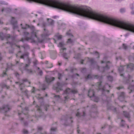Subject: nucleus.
Returning a JSON list of instances; mask_svg holds the SVG:
<instances>
[{
  "label": "nucleus",
  "instance_id": "nucleus-1",
  "mask_svg": "<svg viewBox=\"0 0 134 134\" xmlns=\"http://www.w3.org/2000/svg\"><path fill=\"white\" fill-rule=\"evenodd\" d=\"M9 106L7 105H3L2 108H0V112L2 113H5L10 110Z\"/></svg>",
  "mask_w": 134,
  "mask_h": 134
},
{
  "label": "nucleus",
  "instance_id": "nucleus-2",
  "mask_svg": "<svg viewBox=\"0 0 134 134\" xmlns=\"http://www.w3.org/2000/svg\"><path fill=\"white\" fill-rule=\"evenodd\" d=\"M48 32H49L47 31L46 33H44L42 34V39L40 40L39 39V40H38V42L40 43L43 42L50 35Z\"/></svg>",
  "mask_w": 134,
  "mask_h": 134
},
{
  "label": "nucleus",
  "instance_id": "nucleus-3",
  "mask_svg": "<svg viewBox=\"0 0 134 134\" xmlns=\"http://www.w3.org/2000/svg\"><path fill=\"white\" fill-rule=\"evenodd\" d=\"M127 71L128 72H131L134 70V65L131 63L127 65Z\"/></svg>",
  "mask_w": 134,
  "mask_h": 134
},
{
  "label": "nucleus",
  "instance_id": "nucleus-4",
  "mask_svg": "<svg viewBox=\"0 0 134 134\" xmlns=\"http://www.w3.org/2000/svg\"><path fill=\"white\" fill-rule=\"evenodd\" d=\"M29 55V53L28 52H26L24 53L23 54H22V55L20 57V58H21L23 59L24 60V57L25 56H26L27 58L28 59V63L29 64H30L31 63V60H30L29 58L28 57V56Z\"/></svg>",
  "mask_w": 134,
  "mask_h": 134
},
{
  "label": "nucleus",
  "instance_id": "nucleus-5",
  "mask_svg": "<svg viewBox=\"0 0 134 134\" xmlns=\"http://www.w3.org/2000/svg\"><path fill=\"white\" fill-rule=\"evenodd\" d=\"M55 79L54 77H52L48 75L46 76V81L48 83H49L54 81Z\"/></svg>",
  "mask_w": 134,
  "mask_h": 134
},
{
  "label": "nucleus",
  "instance_id": "nucleus-6",
  "mask_svg": "<svg viewBox=\"0 0 134 134\" xmlns=\"http://www.w3.org/2000/svg\"><path fill=\"white\" fill-rule=\"evenodd\" d=\"M101 83V82H97V85L98 86L99 90H101V91L103 92L102 94H103V93L105 91V86L103 87H102Z\"/></svg>",
  "mask_w": 134,
  "mask_h": 134
},
{
  "label": "nucleus",
  "instance_id": "nucleus-7",
  "mask_svg": "<svg viewBox=\"0 0 134 134\" xmlns=\"http://www.w3.org/2000/svg\"><path fill=\"white\" fill-rule=\"evenodd\" d=\"M94 92L93 90L90 89L88 91V95L90 97L92 98L94 96Z\"/></svg>",
  "mask_w": 134,
  "mask_h": 134
},
{
  "label": "nucleus",
  "instance_id": "nucleus-8",
  "mask_svg": "<svg viewBox=\"0 0 134 134\" xmlns=\"http://www.w3.org/2000/svg\"><path fill=\"white\" fill-rule=\"evenodd\" d=\"M70 92L75 94L77 93V91L76 90H71L70 89L68 88L65 91V93L66 94H69Z\"/></svg>",
  "mask_w": 134,
  "mask_h": 134
},
{
  "label": "nucleus",
  "instance_id": "nucleus-9",
  "mask_svg": "<svg viewBox=\"0 0 134 134\" xmlns=\"http://www.w3.org/2000/svg\"><path fill=\"white\" fill-rule=\"evenodd\" d=\"M124 66H120L119 67L118 69L119 72L120 74V75L121 76H123V72L124 70Z\"/></svg>",
  "mask_w": 134,
  "mask_h": 134
},
{
  "label": "nucleus",
  "instance_id": "nucleus-10",
  "mask_svg": "<svg viewBox=\"0 0 134 134\" xmlns=\"http://www.w3.org/2000/svg\"><path fill=\"white\" fill-rule=\"evenodd\" d=\"M62 85L60 83L58 82L57 83L56 88V90L57 92L58 91V90H62Z\"/></svg>",
  "mask_w": 134,
  "mask_h": 134
},
{
  "label": "nucleus",
  "instance_id": "nucleus-11",
  "mask_svg": "<svg viewBox=\"0 0 134 134\" xmlns=\"http://www.w3.org/2000/svg\"><path fill=\"white\" fill-rule=\"evenodd\" d=\"M12 19L11 21V23H12V24L13 25V28L14 29H15L17 27V26L16 25H15V24L16 23V21H14V19H15L14 18L12 17Z\"/></svg>",
  "mask_w": 134,
  "mask_h": 134
},
{
  "label": "nucleus",
  "instance_id": "nucleus-12",
  "mask_svg": "<svg viewBox=\"0 0 134 134\" xmlns=\"http://www.w3.org/2000/svg\"><path fill=\"white\" fill-rule=\"evenodd\" d=\"M124 115L125 117L129 118H130V115L129 113L126 111H123Z\"/></svg>",
  "mask_w": 134,
  "mask_h": 134
},
{
  "label": "nucleus",
  "instance_id": "nucleus-13",
  "mask_svg": "<svg viewBox=\"0 0 134 134\" xmlns=\"http://www.w3.org/2000/svg\"><path fill=\"white\" fill-rule=\"evenodd\" d=\"M79 109L77 110V113L76 114V116L78 117H80L81 116H85V113L84 111H83V114L81 115V114L78 111Z\"/></svg>",
  "mask_w": 134,
  "mask_h": 134
},
{
  "label": "nucleus",
  "instance_id": "nucleus-14",
  "mask_svg": "<svg viewBox=\"0 0 134 134\" xmlns=\"http://www.w3.org/2000/svg\"><path fill=\"white\" fill-rule=\"evenodd\" d=\"M125 97V93L123 92H122L121 93L120 96L118 97V99L120 100H121V98H122V99L124 100Z\"/></svg>",
  "mask_w": 134,
  "mask_h": 134
},
{
  "label": "nucleus",
  "instance_id": "nucleus-15",
  "mask_svg": "<svg viewBox=\"0 0 134 134\" xmlns=\"http://www.w3.org/2000/svg\"><path fill=\"white\" fill-rule=\"evenodd\" d=\"M48 20L49 24L50 25H53L54 24V21L51 19H48Z\"/></svg>",
  "mask_w": 134,
  "mask_h": 134
},
{
  "label": "nucleus",
  "instance_id": "nucleus-16",
  "mask_svg": "<svg viewBox=\"0 0 134 134\" xmlns=\"http://www.w3.org/2000/svg\"><path fill=\"white\" fill-rule=\"evenodd\" d=\"M102 68L103 69L102 71L104 72L106 70H108L110 69V66L107 64L105 67H103Z\"/></svg>",
  "mask_w": 134,
  "mask_h": 134
},
{
  "label": "nucleus",
  "instance_id": "nucleus-17",
  "mask_svg": "<svg viewBox=\"0 0 134 134\" xmlns=\"http://www.w3.org/2000/svg\"><path fill=\"white\" fill-rule=\"evenodd\" d=\"M92 100H93L94 102H98L99 100L98 98L95 96L92 98Z\"/></svg>",
  "mask_w": 134,
  "mask_h": 134
},
{
  "label": "nucleus",
  "instance_id": "nucleus-18",
  "mask_svg": "<svg viewBox=\"0 0 134 134\" xmlns=\"http://www.w3.org/2000/svg\"><path fill=\"white\" fill-rule=\"evenodd\" d=\"M85 79L86 80L90 79H93L92 75L89 74L87 76H86L85 77Z\"/></svg>",
  "mask_w": 134,
  "mask_h": 134
},
{
  "label": "nucleus",
  "instance_id": "nucleus-19",
  "mask_svg": "<svg viewBox=\"0 0 134 134\" xmlns=\"http://www.w3.org/2000/svg\"><path fill=\"white\" fill-rule=\"evenodd\" d=\"M25 70L26 72L28 74H32L33 71L31 69H26Z\"/></svg>",
  "mask_w": 134,
  "mask_h": 134
},
{
  "label": "nucleus",
  "instance_id": "nucleus-20",
  "mask_svg": "<svg viewBox=\"0 0 134 134\" xmlns=\"http://www.w3.org/2000/svg\"><path fill=\"white\" fill-rule=\"evenodd\" d=\"M5 36L2 32L0 33V38L2 40H3Z\"/></svg>",
  "mask_w": 134,
  "mask_h": 134
},
{
  "label": "nucleus",
  "instance_id": "nucleus-21",
  "mask_svg": "<svg viewBox=\"0 0 134 134\" xmlns=\"http://www.w3.org/2000/svg\"><path fill=\"white\" fill-rule=\"evenodd\" d=\"M37 69L38 70V72L39 75L42 76L43 74V72L42 70L40 69V68L39 67H36Z\"/></svg>",
  "mask_w": 134,
  "mask_h": 134
},
{
  "label": "nucleus",
  "instance_id": "nucleus-22",
  "mask_svg": "<svg viewBox=\"0 0 134 134\" xmlns=\"http://www.w3.org/2000/svg\"><path fill=\"white\" fill-rule=\"evenodd\" d=\"M37 33L36 32H33L32 33V36H35L36 37L38 41V40H39V38L37 37Z\"/></svg>",
  "mask_w": 134,
  "mask_h": 134
},
{
  "label": "nucleus",
  "instance_id": "nucleus-23",
  "mask_svg": "<svg viewBox=\"0 0 134 134\" xmlns=\"http://www.w3.org/2000/svg\"><path fill=\"white\" fill-rule=\"evenodd\" d=\"M15 83L16 84H18L19 83L20 85V90L22 91L23 92V88L21 87V85L23 84V83H21L20 82H15Z\"/></svg>",
  "mask_w": 134,
  "mask_h": 134
},
{
  "label": "nucleus",
  "instance_id": "nucleus-24",
  "mask_svg": "<svg viewBox=\"0 0 134 134\" xmlns=\"http://www.w3.org/2000/svg\"><path fill=\"white\" fill-rule=\"evenodd\" d=\"M64 45V43L63 42H60L58 45V46L59 47H61L63 46Z\"/></svg>",
  "mask_w": 134,
  "mask_h": 134
},
{
  "label": "nucleus",
  "instance_id": "nucleus-25",
  "mask_svg": "<svg viewBox=\"0 0 134 134\" xmlns=\"http://www.w3.org/2000/svg\"><path fill=\"white\" fill-rule=\"evenodd\" d=\"M134 87V85L132 86L131 85H130L128 87V88L129 89H130L131 90V92H130L129 93H130L132 91V89H133V88Z\"/></svg>",
  "mask_w": 134,
  "mask_h": 134
},
{
  "label": "nucleus",
  "instance_id": "nucleus-26",
  "mask_svg": "<svg viewBox=\"0 0 134 134\" xmlns=\"http://www.w3.org/2000/svg\"><path fill=\"white\" fill-rule=\"evenodd\" d=\"M70 30H69V31L68 32H67L66 33V34L68 36H71L72 37H73V35H72V34H71L70 33Z\"/></svg>",
  "mask_w": 134,
  "mask_h": 134
},
{
  "label": "nucleus",
  "instance_id": "nucleus-27",
  "mask_svg": "<svg viewBox=\"0 0 134 134\" xmlns=\"http://www.w3.org/2000/svg\"><path fill=\"white\" fill-rule=\"evenodd\" d=\"M62 74L59 73H58V78L59 80H60L61 79L62 77Z\"/></svg>",
  "mask_w": 134,
  "mask_h": 134
},
{
  "label": "nucleus",
  "instance_id": "nucleus-28",
  "mask_svg": "<svg viewBox=\"0 0 134 134\" xmlns=\"http://www.w3.org/2000/svg\"><path fill=\"white\" fill-rule=\"evenodd\" d=\"M121 123L120 124V125L122 127H124V126L125 125V124L124 123H123L122 122H125V121L123 120H121Z\"/></svg>",
  "mask_w": 134,
  "mask_h": 134
},
{
  "label": "nucleus",
  "instance_id": "nucleus-29",
  "mask_svg": "<svg viewBox=\"0 0 134 134\" xmlns=\"http://www.w3.org/2000/svg\"><path fill=\"white\" fill-rule=\"evenodd\" d=\"M73 42V40L71 39L70 38L68 40V41H67V43H72Z\"/></svg>",
  "mask_w": 134,
  "mask_h": 134
},
{
  "label": "nucleus",
  "instance_id": "nucleus-30",
  "mask_svg": "<svg viewBox=\"0 0 134 134\" xmlns=\"http://www.w3.org/2000/svg\"><path fill=\"white\" fill-rule=\"evenodd\" d=\"M93 79H98L99 76L98 75H92Z\"/></svg>",
  "mask_w": 134,
  "mask_h": 134
},
{
  "label": "nucleus",
  "instance_id": "nucleus-31",
  "mask_svg": "<svg viewBox=\"0 0 134 134\" xmlns=\"http://www.w3.org/2000/svg\"><path fill=\"white\" fill-rule=\"evenodd\" d=\"M108 79L109 80L112 81L113 80V78L112 76H109L108 77Z\"/></svg>",
  "mask_w": 134,
  "mask_h": 134
},
{
  "label": "nucleus",
  "instance_id": "nucleus-32",
  "mask_svg": "<svg viewBox=\"0 0 134 134\" xmlns=\"http://www.w3.org/2000/svg\"><path fill=\"white\" fill-rule=\"evenodd\" d=\"M62 35H59L57 36V37L58 40H61L62 38Z\"/></svg>",
  "mask_w": 134,
  "mask_h": 134
},
{
  "label": "nucleus",
  "instance_id": "nucleus-33",
  "mask_svg": "<svg viewBox=\"0 0 134 134\" xmlns=\"http://www.w3.org/2000/svg\"><path fill=\"white\" fill-rule=\"evenodd\" d=\"M63 57L66 59H67L68 58H67V54L66 53H64L63 54Z\"/></svg>",
  "mask_w": 134,
  "mask_h": 134
},
{
  "label": "nucleus",
  "instance_id": "nucleus-34",
  "mask_svg": "<svg viewBox=\"0 0 134 134\" xmlns=\"http://www.w3.org/2000/svg\"><path fill=\"white\" fill-rule=\"evenodd\" d=\"M90 62L91 64H92L94 63V61L93 59H91L90 60Z\"/></svg>",
  "mask_w": 134,
  "mask_h": 134
},
{
  "label": "nucleus",
  "instance_id": "nucleus-35",
  "mask_svg": "<svg viewBox=\"0 0 134 134\" xmlns=\"http://www.w3.org/2000/svg\"><path fill=\"white\" fill-rule=\"evenodd\" d=\"M7 75V74L5 72V71H4L3 72V74H2L1 75V76L2 77H3L5 76H6Z\"/></svg>",
  "mask_w": 134,
  "mask_h": 134
},
{
  "label": "nucleus",
  "instance_id": "nucleus-36",
  "mask_svg": "<svg viewBox=\"0 0 134 134\" xmlns=\"http://www.w3.org/2000/svg\"><path fill=\"white\" fill-rule=\"evenodd\" d=\"M5 37L7 40H8L9 38H11V37L9 34H7L6 35Z\"/></svg>",
  "mask_w": 134,
  "mask_h": 134
},
{
  "label": "nucleus",
  "instance_id": "nucleus-37",
  "mask_svg": "<svg viewBox=\"0 0 134 134\" xmlns=\"http://www.w3.org/2000/svg\"><path fill=\"white\" fill-rule=\"evenodd\" d=\"M26 27H22V28L23 29H26L27 28H29V25H27V24H26L25 25Z\"/></svg>",
  "mask_w": 134,
  "mask_h": 134
},
{
  "label": "nucleus",
  "instance_id": "nucleus-38",
  "mask_svg": "<svg viewBox=\"0 0 134 134\" xmlns=\"http://www.w3.org/2000/svg\"><path fill=\"white\" fill-rule=\"evenodd\" d=\"M120 11L121 13H123L125 11V9L124 8H121L120 10Z\"/></svg>",
  "mask_w": 134,
  "mask_h": 134
},
{
  "label": "nucleus",
  "instance_id": "nucleus-39",
  "mask_svg": "<svg viewBox=\"0 0 134 134\" xmlns=\"http://www.w3.org/2000/svg\"><path fill=\"white\" fill-rule=\"evenodd\" d=\"M1 85L2 87H6L7 86L4 83H1Z\"/></svg>",
  "mask_w": 134,
  "mask_h": 134
},
{
  "label": "nucleus",
  "instance_id": "nucleus-40",
  "mask_svg": "<svg viewBox=\"0 0 134 134\" xmlns=\"http://www.w3.org/2000/svg\"><path fill=\"white\" fill-rule=\"evenodd\" d=\"M123 47L124 49H126L127 48V46L125 44H123Z\"/></svg>",
  "mask_w": 134,
  "mask_h": 134
},
{
  "label": "nucleus",
  "instance_id": "nucleus-41",
  "mask_svg": "<svg viewBox=\"0 0 134 134\" xmlns=\"http://www.w3.org/2000/svg\"><path fill=\"white\" fill-rule=\"evenodd\" d=\"M23 132L25 134H27L28 133L27 131L25 129H24L23 130Z\"/></svg>",
  "mask_w": 134,
  "mask_h": 134
},
{
  "label": "nucleus",
  "instance_id": "nucleus-42",
  "mask_svg": "<svg viewBox=\"0 0 134 134\" xmlns=\"http://www.w3.org/2000/svg\"><path fill=\"white\" fill-rule=\"evenodd\" d=\"M29 28L32 29L34 30V29L35 27L34 26L32 25H29Z\"/></svg>",
  "mask_w": 134,
  "mask_h": 134
},
{
  "label": "nucleus",
  "instance_id": "nucleus-43",
  "mask_svg": "<svg viewBox=\"0 0 134 134\" xmlns=\"http://www.w3.org/2000/svg\"><path fill=\"white\" fill-rule=\"evenodd\" d=\"M86 69L85 68H83L82 69L81 72L83 73H84L85 71H86Z\"/></svg>",
  "mask_w": 134,
  "mask_h": 134
},
{
  "label": "nucleus",
  "instance_id": "nucleus-44",
  "mask_svg": "<svg viewBox=\"0 0 134 134\" xmlns=\"http://www.w3.org/2000/svg\"><path fill=\"white\" fill-rule=\"evenodd\" d=\"M33 63L35 65H36L37 64V61L36 60H35L33 62Z\"/></svg>",
  "mask_w": 134,
  "mask_h": 134
},
{
  "label": "nucleus",
  "instance_id": "nucleus-45",
  "mask_svg": "<svg viewBox=\"0 0 134 134\" xmlns=\"http://www.w3.org/2000/svg\"><path fill=\"white\" fill-rule=\"evenodd\" d=\"M29 34V32H24V35L25 36H27Z\"/></svg>",
  "mask_w": 134,
  "mask_h": 134
},
{
  "label": "nucleus",
  "instance_id": "nucleus-46",
  "mask_svg": "<svg viewBox=\"0 0 134 134\" xmlns=\"http://www.w3.org/2000/svg\"><path fill=\"white\" fill-rule=\"evenodd\" d=\"M20 120L21 121H24V118H23L21 116H20L19 117Z\"/></svg>",
  "mask_w": 134,
  "mask_h": 134
},
{
  "label": "nucleus",
  "instance_id": "nucleus-47",
  "mask_svg": "<svg viewBox=\"0 0 134 134\" xmlns=\"http://www.w3.org/2000/svg\"><path fill=\"white\" fill-rule=\"evenodd\" d=\"M95 68L96 69H97L99 70V66L97 65H96L95 66Z\"/></svg>",
  "mask_w": 134,
  "mask_h": 134
},
{
  "label": "nucleus",
  "instance_id": "nucleus-48",
  "mask_svg": "<svg viewBox=\"0 0 134 134\" xmlns=\"http://www.w3.org/2000/svg\"><path fill=\"white\" fill-rule=\"evenodd\" d=\"M22 81H23L24 82H26L28 81V80L27 79H23L22 80Z\"/></svg>",
  "mask_w": 134,
  "mask_h": 134
},
{
  "label": "nucleus",
  "instance_id": "nucleus-49",
  "mask_svg": "<svg viewBox=\"0 0 134 134\" xmlns=\"http://www.w3.org/2000/svg\"><path fill=\"white\" fill-rule=\"evenodd\" d=\"M38 130L40 131L42 130V128L41 127H38Z\"/></svg>",
  "mask_w": 134,
  "mask_h": 134
},
{
  "label": "nucleus",
  "instance_id": "nucleus-50",
  "mask_svg": "<svg viewBox=\"0 0 134 134\" xmlns=\"http://www.w3.org/2000/svg\"><path fill=\"white\" fill-rule=\"evenodd\" d=\"M35 88L34 87H33V88L32 90V92L34 93L35 91Z\"/></svg>",
  "mask_w": 134,
  "mask_h": 134
},
{
  "label": "nucleus",
  "instance_id": "nucleus-51",
  "mask_svg": "<svg viewBox=\"0 0 134 134\" xmlns=\"http://www.w3.org/2000/svg\"><path fill=\"white\" fill-rule=\"evenodd\" d=\"M32 40L31 38V37H26V40L27 41H28L30 40Z\"/></svg>",
  "mask_w": 134,
  "mask_h": 134
},
{
  "label": "nucleus",
  "instance_id": "nucleus-52",
  "mask_svg": "<svg viewBox=\"0 0 134 134\" xmlns=\"http://www.w3.org/2000/svg\"><path fill=\"white\" fill-rule=\"evenodd\" d=\"M93 53L94 54H96V53H97V55H98V57H99V53H98L96 52V51H95V52H93Z\"/></svg>",
  "mask_w": 134,
  "mask_h": 134
},
{
  "label": "nucleus",
  "instance_id": "nucleus-53",
  "mask_svg": "<svg viewBox=\"0 0 134 134\" xmlns=\"http://www.w3.org/2000/svg\"><path fill=\"white\" fill-rule=\"evenodd\" d=\"M56 128H51V130L52 131H55L56 130Z\"/></svg>",
  "mask_w": 134,
  "mask_h": 134
},
{
  "label": "nucleus",
  "instance_id": "nucleus-54",
  "mask_svg": "<svg viewBox=\"0 0 134 134\" xmlns=\"http://www.w3.org/2000/svg\"><path fill=\"white\" fill-rule=\"evenodd\" d=\"M9 10L10 11L11 10L10 9L8 8H7V9H5V11L7 13L8 12V11Z\"/></svg>",
  "mask_w": 134,
  "mask_h": 134
},
{
  "label": "nucleus",
  "instance_id": "nucleus-55",
  "mask_svg": "<svg viewBox=\"0 0 134 134\" xmlns=\"http://www.w3.org/2000/svg\"><path fill=\"white\" fill-rule=\"evenodd\" d=\"M7 43H9L11 46H12V45H13V44L12 42H7Z\"/></svg>",
  "mask_w": 134,
  "mask_h": 134
},
{
  "label": "nucleus",
  "instance_id": "nucleus-56",
  "mask_svg": "<svg viewBox=\"0 0 134 134\" xmlns=\"http://www.w3.org/2000/svg\"><path fill=\"white\" fill-rule=\"evenodd\" d=\"M15 75L16 77H18L19 76V74L17 72H16L15 73Z\"/></svg>",
  "mask_w": 134,
  "mask_h": 134
},
{
  "label": "nucleus",
  "instance_id": "nucleus-57",
  "mask_svg": "<svg viewBox=\"0 0 134 134\" xmlns=\"http://www.w3.org/2000/svg\"><path fill=\"white\" fill-rule=\"evenodd\" d=\"M28 124V123L27 122H24V125L25 126H27Z\"/></svg>",
  "mask_w": 134,
  "mask_h": 134
},
{
  "label": "nucleus",
  "instance_id": "nucleus-58",
  "mask_svg": "<svg viewBox=\"0 0 134 134\" xmlns=\"http://www.w3.org/2000/svg\"><path fill=\"white\" fill-rule=\"evenodd\" d=\"M37 110L38 111H41V110L40 108L38 106Z\"/></svg>",
  "mask_w": 134,
  "mask_h": 134
},
{
  "label": "nucleus",
  "instance_id": "nucleus-59",
  "mask_svg": "<svg viewBox=\"0 0 134 134\" xmlns=\"http://www.w3.org/2000/svg\"><path fill=\"white\" fill-rule=\"evenodd\" d=\"M123 87H118L117 88L118 90H120V89L122 88Z\"/></svg>",
  "mask_w": 134,
  "mask_h": 134
},
{
  "label": "nucleus",
  "instance_id": "nucleus-60",
  "mask_svg": "<svg viewBox=\"0 0 134 134\" xmlns=\"http://www.w3.org/2000/svg\"><path fill=\"white\" fill-rule=\"evenodd\" d=\"M113 110L114 112L116 111V108H114V109H113Z\"/></svg>",
  "mask_w": 134,
  "mask_h": 134
},
{
  "label": "nucleus",
  "instance_id": "nucleus-61",
  "mask_svg": "<svg viewBox=\"0 0 134 134\" xmlns=\"http://www.w3.org/2000/svg\"><path fill=\"white\" fill-rule=\"evenodd\" d=\"M28 92V91L27 90H26L24 91V92L26 94H27Z\"/></svg>",
  "mask_w": 134,
  "mask_h": 134
},
{
  "label": "nucleus",
  "instance_id": "nucleus-62",
  "mask_svg": "<svg viewBox=\"0 0 134 134\" xmlns=\"http://www.w3.org/2000/svg\"><path fill=\"white\" fill-rule=\"evenodd\" d=\"M29 65H30V64H26V65H25V67H27L29 66Z\"/></svg>",
  "mask_w": 134,
  "mask_h": 134
},
{
  "label": "nucleus",
  "instance_id": "nucleus-63",
  "mask_svg": "<svg viewBox=\"0 0 134 134\" xmlns=\"http://www.w3.org/2000/svg\"><path fill=\"white\" fill-rule=\"evenodd\" d=\"M49 107V106L47 105H46V108H45V110L46 111H47V107Z\"/></svg>",
  "mask_w": 134,
  "mask_h": 134
},
{
  "label": "nucleus",
  "instance_id": "nucleus-64",
  "mask_svg": "<svg viewBox=\"0 0 134 134\" xmlns=\"http://www.w3.org/2000/svg\"><path fill=\"white\" fill-rule=\"evenodd\" d=\"M83 61H84V60H81V64H83Z\"/></svg>",
  "mask_w": 134,
  "mask_h": 134
}]
</instances>
